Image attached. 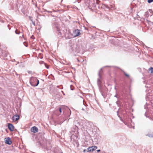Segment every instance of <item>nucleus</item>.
Listing matches in <instances>:
<instances>
[{"label":"nucleus","mask_w":153,"mask_h":153,"mask_svg":"<svg viewBox=\"0 0 153 153\" xmlns=\"http://www.w3.org/2000/svg\"><path fill=\"white\" fill-rule=\"evenodd\" d=\"M30 83L32 86L35 87L37 86L39 84V81L36 77H32L30 78Z\"/></svg>","instance_id":"1"},{"label":"nucleus","mask_w":153,"mask_h":153,"mask_svg":"<svg viewBox=\"0 0 153 153\" xmlns=\"http://www.w3.org/2000/svg\"><path fill=\"white\" fill-rule=\"evenodd\" d=\"M99 78L97 79V83L98 85L99 89L100 92H102V86L101 85V81L100 79L101 78V76L100 72L98 73Z\"/></svg>","instance_id":"2"},{"label":"nucleus","mask_w":153,"mask_h":153,"mask_svg":"<svg viewBox=\"0 0 153 153\" xmlns=\"http://www.w3.org/2000/svg\"><path fill=\"white\" fill-rule=\"evenodd\" d=\"M4 141L5 143L8 145H10L11 144L12 142L10 138L9 137H6L4 138Z\"/></svg>","instance_id":"3"},{"label":"nucleus","mask_w":153,"mask_h":153,"mask_svg":"<svg viewBox=\"0 0 153 153\" xmlns=\"http://www.w3.org/2000/svg\"><path fill=\"white\" fill-rule=\"evenodd\" d=\"M31 132L35 133L37 132L38 131V128L36 126H33L31 128Z\"/></svg>","instance_id":"4"},{"label":"nucleus","mask_w":153,"mask_h":153,"mask_svg":"<svg viewBox=\"0 0 153 153\" xmlns=\"http://www.w3.org/2000/svg\"><path fill=\"white\" fill-rule=\"evenodd\" d=\"M8 128L10 131H13L14 130V127L12 124L11 123H8Z\"/></svg>","instance_id":"5"},{"label":"nucleus","mask_w":153,"mask_h":153,"mask_svg":"<svg viewBox=\"0 0 153 153\" xmlns=\"http://www.w3.org/2000/svg\"><path fill=\"white\" fill-rule=\"evenodd\" d=\"M19 118V116L18 115H15L12 117V120L13 121H16L18 120Z\"/></svg>","instance_id":"6"},{"label":"nucleus","mask_w":153,"mask_h":153,"mask_svg":"<svg viewBox=\"0 0 153 153\" xmlns=\"http://www.w3.org/2000/svg\"><path fill=\"white\" fill-rule=\"evenodd\" d=\"M74 33L75 37L79 36L80 34L79 30L78 29L74 31Z\"/></svg>","instance_id":"7"},{"label":"nucleus","mask_w":153,"mask_h":153,"mask_svg":"<svg viewBox=\"0 0 153 153\" xmlns=\"http://www.w3.org/2000/svg\"><path fill=\"white\" fill-rule=\"evenodd\" d=\"M77 46L76 44H74L73 45L71 46V48L73 51H76L77 50L76 49Z\"/></svg>","instance_id":"8"},{"label":"nucleus","mask_w":153,"mask_h":153,"mask_svg":"<svg viewBox=\"0 0 153 153\" xmlns=\"http://www.w3.org/2000/svg\"><path fill=\"white\" fill-rule=\"evenodd\" d=\"M87 152H93L94 151V149L92 147V146L91 147H89L87 149Z\"/></svg>","instance_id":"9"},{"label":"nucleus","mask_w":153,"mask_h":153,"mask_svg":"<svg viewBox=\"0 0 153 153\" xmlns=\"http://www.w3.org/2000/svg\"><path fill=\"white\" fill-rule=\"evenodd\" d=\"M149 71L150 72V73L151 74L153 73V68L151 67L149 69Z\"/></svg>","instance_id":"10"},{"label":"nucleus","mask_w":153,"mask_h":153,"mask_svg":"<svg viewBox=\"0 0 153 153\" xmlns=\"http://www.w3.org/2000/svg\"><path fill=\"white\" fill-rule=\"evenodd\" d=\"M85 2L87 4H88V5H90L91 4L90 3V0H85Z\"/></svg>","instance_id":"11"},{"label":"nucleus","mask_w":153,"mask_h":153,"mask_svg":"<svg viewBox=\"0 0 153 153\" xmlns=\"http://www.w3.org/2000/svg\"><path fill=\"white\" fill-rule=\"evenodd\" d=\"M82 104L84 106V107L82 108V111H85V109H86V106L85 105L83 102Z\"/></svg>","instance_id":"12"},{"label":"nucleus","mask_w":153,"mask_h":153,"mask_svg":"<svg viewBox=\"0 0 153 153\" xmlns=\"http://www.w3.org/2000/svg\"><path fill=\"white\" fill-rule=\"evenodd\" d=\"M149 13L148 11H147L145 13V16L146 17H148L149 16Z\"/></svg>","instance_id":"13"},{"label":"nucleus","mask_w":153,"mask_h":153,"mask_svg":"<svg viewBox=\"0 0 153 153\" xmlns=\"http://www.w3.org/2000/svg\"><path fill=\"white\" fill-rule=\"evenodd\" d=\"M15 32L16 34H19L20 33V31L18 30L17 29H16L15 31Z\"/></svg>","instance_id":"14"},{"label":"nucleus","mask_w":153,"mask_h":153,"mask_svg":"<svg viewBox=\"0 0 153 153\" xmlns=\"http://www.w3.org/2000/svg\"><path fill=\"white\" fill-rule=\"evenodd\" d=\"M24 45L26 47H27L28 45L27 43V42H23Z\"/></svg>","instance_id":"15"},{"label":"nucleus","mask_w":153,"mask_h":153,"mask_svg":"<svg viewBox=\"0 0 153 153\" xmlns=\"http://www.w3.org/2000/svg\"><path fill=\"white\" fill-rule=\"evenodd\" d=\"M124 74L125 75V76H126V77H129V75L125 72H124Z\"/></svg>","instance_id":"16"},{"label":"nucleus","mask_w":153,"mask_h":153,"mask_svg":"<svg viewBox=\"0 0 153 153\" xmlns=\"http://www.w3.org/2000/svg\"><path fill=\"white\" fill-rule=\"evenodd\" d=\"M62 108H63V107L59 108V112H60V113H62Z\"/></svg>","instance_id":"17"},{"label":"nucleus","mask_w":153,"mask_h":153,"mask_svg":"<svg viewBox=\"0 0 153 153\" xmlns=\"http://www.w3.org/2000/svg\"><path fill=\"white\" fill-rule=\"evenodd\" d=\"M70 88H71V90H74V87L72 85H70Z\"/></svg>","instance_id":"18"},{"label":"nucleus","mask_w":153,"mask_h":153,"mask_svg":"<svg viewBox=\"0 0 153 153\" xmlns=\"http://www.w3.org/2000/svg\"><path fill=\"white\" fill-rule=\"evenodd\" d=\"M147 1L148 3H151L153 2V0H148Z\"/></svg>","instance_id":"19"},{"label":"nucleus","mask_w":153,"mask_h":153,"mask_svg":"<svg viewBox=\"0 0 153 153\" xmlns=\"http://www.w3.org/2000/svg\"><path fill=\"white\" fill-rule=\"evenodd\" d=\"M92 147L93 149H94V150H95L96 149H97V147L96 146H92Z\"/></svg>","instance_id":"20"},{"label":"nucleus","mask_w":153,"mask_h":153,"mask_svg":"<svg viewBox=\"0 0 153 153\" xmlns=\"http://www.w3.org/2000/svg\"><path fill=\"white\" fill-rule=\"evenodd\" d=\"M101 94H102V95L103 97H104V95L103 94V91H102V92H101Z\"/></svg>","instance_id":"21"},{"label":"nucleus","mask_w":153,"mask_h":153,"mask_svg":"<svg viewBox=\"0 0 153 153\" xmlns=\"http://www.w3.org/2000/svg\"><path fill=\"white\" fill-rule=\"evenodd\" d=\"M149 12L151 13H152V10H151V9H149Z\"/></svg>","instance_id":"22"},{"label":"nucleus","mask_w":153,"mask_h":153,"mask_svg":"<svg viewBox=\"0 0 153 153\" xmlns=\"http://www.w3.org/2000/svg\"><path fill=\"white\" fill-rule=\"evenodd\" d=\"M31 39H34V37L33 36V35H32L31 37Z\"/></svg>","instance_id":"23"},{"label":"nucleus","mask_w":153,"mask_h":153,"mask_svg":"<svg viewBox=\"0 0 153 153\" xmlns=\"http://www.w3.org/2000/svg\"><path fill=\"white\" fill-rule=\"evenodd\" d=\"M27 72L29 73V74H30L31 73V72L30 71H27Z\"/></svg>","instance_id":"24"},{"label":"nucleus","mask_w":153,"mask_h":153,"mask_svg":"<svg viewBox=\"0 0 153 153\" xmlns=\"http://www.w3.org/2000/svg\"><path fill=\"white\" fill-rule=\"evenodd\" d=\"M97 152H100V149L97 150Z\"/></svg>","instance_id":"25"},{"label":"nucleus","mask_w":153,"mask_h":153,"mask_svg":"<svg viewBox=\"0 0 153 153\" xmlns=\"http://www.w3.org/2000/svg\"><path fill=\"white\" fill-rule=\"evenodd\" d=\"M86 151V150L85 149H84L83 150V152H85Z\"/></svg>","instance_id":"26"},{"label":"nucleus","mask_w":153,"mask_h":153,"mask_svg":"<svg viewBox=\"0 0 153 153\" xmlns=\"http://www.w3.org/2000/svg\"><path fill=\"white\" fill-rule=\"evenodd\" d=\"M77 61H78V62H79V61L78 59H77Z\"/></svg>","instance_id":"27"},{"label":"nucleus","mask_w":153,"mask_h":153,"mask_svg":"<svg viewBox=\"0 0 153 153\" xmlns=\"http://www.w3.org/2000/svg\"><path fill=\"white\" fill-rule=\"evenodd\" d=\"M117 115H118V117H119L120 118H121V117L120 116H119V115H118V114H117Z\"/></svg>","instance_id":"28"},{"label":"nucleus","mask_w":153,"mask_h":153,"mask_svg":"<svg viewBox=\"0 0 153 153\" xmlns=\"http://www.w3.org/2000/svg\"><path fill=\"white\" fill-rule=\"evenodd\" d=\"M114 97H117V95H115L114 96Z\"/></svg>","instance_id":"29"},{"label":"nucleus","mask_w":153,"mask_h":153,"mask_svg":"<svg viewBox=\"0 0 153 153\" xmlns=\"http://www.w3.org/2000/svg\"><path fill=\"white\" fill-rule=\"evenodd\" d=\"M151 137H153V135H151Z\"/></svg>","instance_id":"30"},{"label":"nucleus","mask_w":153,"mask_h":153,"mask_svg":"<svg viewBox=\"0 0 153 153\" xmlns=\"http://www.w3.org/2000/svg\"><path fill=\"white\" fill-rule=\"evenodd\" d=\"M23 36H24L23 35H22V37H23Z\"/></svg>","instance_id":"31"},{"label":"nucleus","mask_w":153,"mask_h":153,"mask_svg":"<svg viewBox=\"0 0 153 153\" xmlns=\"http://www.w3.org/2000/svg\"><path fill=\"white\" fill-rule=\"evenodd\" d=\"M153 22H152V24H153Z\"/></svg>","instance_id":"32"}]
</instances>
